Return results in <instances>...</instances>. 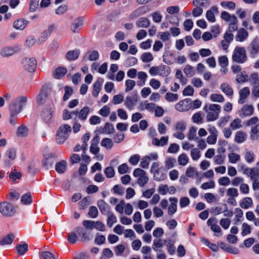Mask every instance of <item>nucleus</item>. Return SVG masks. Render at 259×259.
Listing matches in <instances>:
<instances>
[{"mask_svg":"<svg viewBox=\"0 0 259 259\" xmlns=\"http://www.w3.org/2000/svg\"><path fill=\"white\" fill-rule=\"evenodd\" d=\"M27 101L26 96H21L17 98L9 106L10 114L13 115H18L22 110V107L25 105Z\"/></svg>","mask_w":259,"mask_h":259,"instance_id":"nucleus-1","label":"nucleus"},{"mask_svg":"<svg viewBox=\"0 0 259 259\" xmlns=\"http://www.w3.org/2000/svg\"><path fill=\"white\" fill-rule=\"evenodd\" d=\"M232 60L233 62L239 64H243L246 62L247 56L244 48L236 47L233 52Z\"/></svg>","mask_w":259,"mask_h":259,"instance_id":"nucleus-2","label":"nucleus"},{"mask_svg":"<svg viewBox=\"0 0 259 259\" xmlns=\"http://www.w3.org/2000/svg\"><path fill=\"white\" fill-rule=\"evenodd\" d=\"M221 106L218 104H212L210 105L208 110H207V106H205L203 110L207 113L206 115L207 121H212L217 119L221 112Z\"/></svg>","mask_w":259,"mask_h":259,"instance_id":"nucleus-3","label":"nucleus"},{"mask_svg":"<svg viewBox=\"0 0 259 259\" xmlns=\"http://www.w3.org/2000/svg\"><path fill=\"white\" fill-rule=\"evenodd\" d=\"M150 171L153 173L154 179L156 181H162L166 178V174L164 168L159 167V164L157 162L152 163Z\"/></svg>","mask_w":259,"mask_h":259,"instance_id":"nucleus-4","label":"nucleus"},{"mask_svg":"<svg viewBox=\"0 0 259 259\" xmlns=\"http://www.w3.org/2000/svg\"><path fill=\"white\" fill-rule=\"evenodd\" d=\"M71 132V127L68 124H64L60 126L56 134V141L59 144L63 143Z\"/></svg>","mask_w":259,"mask_h":259,"instance_id":"nucleus-5","label":"nucleus"},{"mask_svg":"<svg viewBox=\"0 0 259 259\" xmlns=\"http://www.w3.org/2000/svg\"><path fill=\"white\" fill-rule=\"evenodd\" d=\"M0 212L5 216L11 217L15 213V208L14 205L7 201L0 203Z\"/></svg>","mask_w":259,"mask_h":259,"instance_id":"nucleus-6","label":"nucleus"},{"mask_svg":"<svg viewBox=\"0 0 259 259\" xmlns=\"http://www.w3.org/2000/svg\"><path fill=\"white\" fill-rule=\"evenodd\" d=\"M22 63L24 69L29 72H34L36 68V61L34 58H26Z\"/></svg>","mask_w":259,"mask_h":259,"instance_id":"nucleus-7","label":"nucleus"},{"mask_svg":"<svg viewBox=\"0 0 259 259\" xmlns=\"http://www.w3.org/2000/svg\"><path fill=\"white\" fill-rule=\"evenodd\" d=\"M247 51L250 56L254 58L259 53V40L254 38L247 47Z\"/></svg>","mask_w":259,"mask_h":259,"instance_id":"nucleus-8","label":"nucleus"},{"mask_svg":"<svg viewBox=\"0 0 259 259\" xmlns=\"http://www.w3.org/2000/svg\"><path fill=\"white\" fill-rule=\"evenodd\" d=\"M254 107L252 105H244L238 111V114L241 117L250 116L253 114Z\"/></svg>","mask_w":259,"mask_h":259,"instance_id":"nucleus-9","label":"nucleus"},{"mask_svg":"<svg viewBox=\"0 0 259 259\" xmlns=\"http://www.w3.org/2000/svg\"><path fill=\"white\" fill-rule=\"evenodd\" d=\"M75 231L78 235L80 241L86 242L91 239L90 233L85 231L83 228L76 227Z\"/></svg>","mask_w":259,"mask_h":259,"instance_id":"nucleus-10","label":"nucleus"},{"mask_svg":"<svg viewBox=\"0 0 259 259\" xmlns=\"http://www.w3.org/2000/svg\"><path fill=\"white\" fill-rule=\"evenodd\" d=\"M190 101V99H186L180 101L175 105V109L180 112H184L188 110L189 108V102Z\"/></svg>","mask_w":259,"mask_h":259,"instance_id":"nucleus-11","label":"nucleus"},{"mask_svg":"<svg viewBox=\"0 0 259 259\" xmlns=\"http://www.w3.org/2000/svg\"><path fill=\"white\" fill-rule=\"evenodd\" d=\"M137 102L138 98L137 96H128L124 100V105L128 110H132L133 109Z\"/></svg>","mask_w":259,"mask_h":259,"instance_id":"nucleus-12","label":"nucleus"},{"mask_svg":"<svg viewBox=\"0 0 259 259\" xmlns=\"http://www.w3.org/2000/svg\"><path fill=\"white\" fill-rule=\"evenodd\" d=\"M51 92L50 88L43 87L40 94L37 97V102L39 104H43L48 97L49 94Z\"/></svg>","mask_w":259,"mask_h":259,"instance_id":"nucleus-13","label":"nucleus"},{"mask_svg":"<svg viewBox=\"0 0 259 259\" xmlns=\"http://www.w3.org/2000/svg\"><path fill=\"white\" fill-rule=\"evenodd\" d=\"M55 28V25L54 24L49 25L48 28L41 33L40 36L38 39L39 41L41 42L46 41L48 36H50L51 33L54 30Z\"/></svg>","mask_w":259,"mask_h":259,"instance_id":"nucleus-14","label":"nucleus"},{"mask_svg":"<svg viewBox=\"0 0 259 259\" xmlns=\"http://www.w3.org/2000/svg\"><path fill=\"white\" fill-rule=\"evenodd\" d=\"M239 99L238 100V103L243 104L245 103L246 98L250 94V90L248 87H244L240 90L239 92Z\"/></svg>","mask_w":259,"mask_h":259,"instance_id":"nucleus-15","label":"nucleus"},{"mask_svg":"<svg viewBox=\"0 0 259 259\" xmlns=\"http://www.w3.org/2000/svg\"><path fill=\"white\" fill-rule=\"evenodd\" d=\"M114 131L113 125L110 122H106L103 127H100L98 132L99 134H111Z\"/></svg>","mask_w":259,"mask_h":259,"instance_id":"nucleus-16","label":"nucleus"},{"mask_svg":"<svg viewBox=\"0 0 259 259\" xmlns=\"http://www.w3.org/2000/svg\"><path fill=\"white\" fill-rule=\"evenodd\" d=\"M75 111L76 112L75 116H78V118L79 119L84 121L87 119L88 117V115L90 112V109L89 107L85 106L81 109L79 111L77 110Z\"/></svg>","mask_w":259,"mask_h":259,"instance_id":"nucleus-17","label":"nucleus"},{"mask_svg":"<svg viewBox=\"0 0 259 259\" xmlns=\"http://www.w3.org/2000/svg\"><path fill=\"white\" fill-rule=\"evenodd\" d=\"M207 224L208 226L210 227V229L213 232L221 233V229L217 224V220L215 218H209L207 221Z\"/></svg>","mask_w":259,"mask_h":259,"instance_id":"nucleus-18","label":"nucleus"},{"mask_svg":"<svg viewBox=\"0 0 259 259\" xmlns=\"http://www.w3.org/2000/svg\"><path fill=\"white\" fill-rule=\"evenodd\" d=\"M219 12L218 9L215 6L212 7L210 10H208L206 13V17L207 19L210 22H214L215 18L214 14H218Z\"/></svg>","mask_w":259,"mask_h":259,"instance_id":"nucleus-19","label":"nucleus"},{"mask_svg":"<svg viewBox=\"0 0 259 259\" xmlns=\"http://www.w3.org/2000/svg\"><path fill=\"white\" fill-rule=\"evenodd\" d=\"M149 11V9L146 7L143 6L141 7L134 11L130 15V19H134L136 17H138L141 15H144L147 13Z\"/></svg>","mask_w":259,"mask_h":259,"instance_id":"nucleus-20","label":"nucleus"},{"mask_svg":"<svg viewBox=\"0 0 259 259\" xmlns=\"http://www.w3.org/2000/svg\"><path fill=\"white\" fill-rule=\"evenodd\" d=\"M99 54L96 50L89 51L83 58L82 60L85 61L87 58L91 61H96L99 59Z\"/></svg>","mask_w":259,"mask_h":259,"instance_id":"nucleus-21","label":"nucleus"},{"mask_svg":"<svg viewBox=\"0 0 259 259\" xmlns=\"http://www.w3.org/2000/svg\"><path fill=\"white\" fill-rule=\"evenodd\" d=\"M97 205L102 214L105 215L111 212L109 206L104 200H99L97 202Z\"/></svg>","mask_w":259,"mask_h":259,"instance_id":"nucleus-22","label":"nucleus"},{"mask_svg":"<svg viewBox=\"0 0 259 259\" xmlns=\"http://www.w3.org/2000/svg\"><path fill=\"white\" fill-rule=\"evenodd\" d=\"M221 91L227 96L232 97L234 91L231 86L228 83H223L220 86Z\"/></svg>","mask_w":259,"mask_h":259,"instance_id":"nucleus-23","label":"nucleus"},{"mask_svg":"<svg viewBox=\"0 0 259 259\" xmlns=\"http://www.w3.org/2000/svg\"><path fill=\"white\" fill-rule=\"evenodd\" d=\"M169 200L171 203L168 208V214L171 215L177 211L178 199L175 197H170Z\"/></svg>","mask_w":259,"mask_h":259,"instance_id":"nucleus-24","label":"nucleus"},{"mask_svg":"<svg viewBox=\"0 0 259 259\" xmlns=\"http://www.w3.org/2000/svg\"><path fill=\"white\" fill-rule=\"evenodd\" d=\"M83 18L82 17H79L74 19L71 25V29L74 32H77L78 28L80 27L83 25Z\"/></svg>","mask_w":259,"mask_h":259,"instance_id":"nucleus-25","label":"nucleus"},{"mask_svg":"<svg viewBox=\"0 0 259 259\" xmlns=\"http://www.w3.org/2000/svg\"><path fill=\"white\" fill-rule=\"evenodd\" d=\"M80 52V50L78 49L69 51L66 54V58L70 61L75 60L78 58Z\"/></svg>","mask_w":259,"mask_h":259,"instance_id":"nucleus-26","label":"nucleus"},{"mask_svg":"<svg viewBox=\"0 0 259 259\" xmlns=\"http://www.w3.org/2000/svg\"><path fill=\"white\" fill-rule=\"evenodd\" d=\"M103 82V80L102 79L99 78L94 84L92 91V95L94 97H98L101 90V88Z\"/></svg>","mask_w":259,"mask_h":259,"instance_id":"nucleus-27","label":"nucleus"},{"mask_svg":"<svg viewBox=\"0 0 259 259\" xmlns=\"http://www.w3.org/2000/svg\"><path fill=\"white\" fill-rule=\"evenodd\" d=\"M67 73V69L63 67H59L54 71L53 76L56 79H60Z\"/></svg>","mask_w":259,"mask_h":259,"instance_id":"nucleus-28","label":"nucleus"},{"mask_svg":"<svg viewBox=\"0 0 259 259\" xmlns=\"http://www.w3.org/2000/svg\"><path fill=\"white\" fill-rule=\"evenodd\" d=\"M16 249L19 255H23L28 251V246L26 243L21 242L16 246Z\"/></svg>","mask_w":259,"mask_h":259,"instance_id":"nucleus-29","label":"nucleus"},{"mask_svg":"<svg viewBox=\"0 0 259 259\" xmlns=\"http://www.w3.org/2000/svg\"><path fill=\"white\" fill-rule=\"evenodd\" d=\"M136 24L138 27L147 28L150 25V21L147 18L141 17L137 20Z\"/></svg>","mask_w":259,"mask_h":259,"instance_id":"nucleus-30","label":"nucleus"},{"mask_svg":"<svg viewBox=\"0 0 259 259\" xmlns=\"http://www.w3.org/2000/svg\"><path fill=\"white\" fill-rule=\"evenodd\" d=\"M248 36V34L247 31L244 29L242 28L238 30L235 38L236 41L242 42L245 40L247 38Z\"/></svg>","mask_w":259,"mask_h":259,"instance_id":"nucleus-31","label":"nucleus"},{"mask_svg":"<svg viewBox=\"0 0 259 259\" xmlns=\"http://www.w3.org/2000/svg\"><path fill=\"white\" fill-rule=\"evenodd\" d=\"M247 134L243 131H239L236 132L235 141L237 143H242L246 141Z\"/></svg>","mask_w":259,"mask_h":259,"instance_id":"nucleus-32","label":"nucleus"},{"mask_svg":"<svg viewBox=\"0 0 259 259\" xmlns=\"http://www.w3.org/2000/svg\"><path fill=\"white\" fill-rule=\"evenodd\" d=\"M55 161V157L51 154L45 157L42 162L43 166L47 169L50 168L53 164Z\"/></svg>","mask_w":259,"mask_h":259,"instance_id":"nucleus-33","label":"nucleus"},{"mask_svg":"<svg viewBox=\"0 0 259 259\" xmlns=\"http://www.w3.org/2000/svg\"><path fill=\"white\" fill-rule=\"evenodd\" d=\"M253 205V201L250 197H245L240 202V206L243 209H248Z\"/></svg>","mask_w":259,"mask_h":259,"instance_id":"nucleus-34","label":"nucleus"},{"mask_svg":"<svg viewBox=\"0 0 259 259\" xmlns=\"http://www.w3.org/2000/svg\"><path fill=\"white\" fill-rule=\"evenodd\" d=\"M67 167V162L65 160H62L56 164L55 169L58 173H64Z\"/></svg>","mask_w":259,"mask_h":259,"instance_id":"nucleus-35","label":"nucleus"},{"mask_svg":"<svg viewBox=\"0 0 259 259\" xmlns=\"http://www.w3.org/2000/svg\"><path fill=\"white\" fill-rule=\"evenodd\" d=\"M27 24V21L23 19H20L15 21L13 23V26L17 29L23 30Z\"/></svg>","mask_w":259,"mask_h":259,"instance_id":"nucleus-36","label":"nucleus"},{"mask_svg":"<svg viewBox=\"0 0 259 259\" xmlns=\"http://www.w3.org/2000/svg\"><path fill=\"white\" fill-rule=\"evenodd\" d=\"M137 76L138 78L140 79V80L137 81V84L139 86L144 85L148 77L147 73L143 71H140L138 72Z\"/></svg>","mask_w":259,"mask_h":259,"instance_id":"nucleus-37","label":"nucleus"},{"mask_svg":"<svg viewBox=\"0 0 259 259\" xmlns=\"http://www.w3.org/2000/svg\"><path fill=\"white\" fill-rule=\"evenodd\" d=\"M52 112V107H50L49 109H46L42 111L41 117L45 122H48L51 119Z\"/></svg>","mask_w":259,"mask_h":259,"instance_id":"nucleus-38","label":"nucleus"},{"mask_svg":"<svg viewBox=\"0 0 259 259\" xmlns=\"http://www.w3.org/2000/svg\"><path fill=\"white\" fill-rule=\"evenodd\" d=\"M15 239V236L13 234H9L0 240V244L2 245L11 244Z\"/></svg>","mask_w":259,"mask_h":259,"instance_id":"nucleus-39","label":"nucleus"},{"mask_svg":"<svg viewBox=\"0 0 259 259\" xmlns=\"http://www.w3.org/2000/svg\"><path fill=\"white\" fill-rule=\"evenodd\" d=\"M15 53L14 50L11 47L4 48L0 52V54L3 57H8Z\"/></svg>","mask_w":259,"mask_h":259,"instance_id":"nucleus-40","label":"nucleus"},{"mask_svg":"<svg viewBox=\"0 0 259 259\" xmlns=\"http://www.w3.org/2000/svg\"><path fill=\"white\" fill-rule=\"evenodd\" d=\"M29 130L27 126L24 125H21L18 128L17 135L18 136L25 137L28 134Z\"/></svg>","mask_w":259,"mask_h":259,"instance_id":"nucleus-41","label":"nucleus"},{"mask_svg":"<svg viewBox=\"0 0 259 259\" xmlns=\"http://www.w3.org/2000/svg\"><path fill=\"white\" fill-rule=\"evenodd\" d=\"M176 162V160L175 158L170 157H167L164 163L165 168L166 169L172 168L174 166Z\"/></svg>","mask_w":259,"mask_h":259,"instance_id":"nucleus-42","label":"nucleus"},{"mask_svg":"<svg viewBox=\"0 0 259 259\" xmlns=\"http://www.w3.org/2000/svg\"><path fill=\"white\" fill-rule=\"evenodd\" d=\"M158 67V75L167 76L170 73V68L166 65H160Z\"/></svg>","mask_w":259,"mask_h":259,"instance_id":"nucleus-43","label":"nucleus"},{"mask_svg":"<svg viewBox=\"0 0 259 259\" xmlns=\"http://www.w3.org/2000/svg\"><path fill=\"white\" fill-rule=\"evenodd\" d=\"M113 256L112 250L109 248L103 249L100 259H109Z\"/></svg>","mask_w":259,"mask_h":259,"instance_id":"nucleus-44","label":"nucleus"},{"mask_svg":"<svg viewBox=\"0 0 259 259\" xmlns=\"http://www.w3.org/2000/svg\"><path fill=\"white\" fill-rule=\"evenodd\" d=\"M229 161L231 163H236L240 160L241 157L237 153L232 152L228 155Z\"/></svg>","mask_w":259,"mask_h":259,"instance_id":"nucleus-45","label":"nucleus"},{"mask_svg":"<svg viewBox=\"0 0 259 259\" xmlns=\"http://www.w3.org/2000/svg\"><path fill=\"white\" fill-rule=\"evenodd\" d=\"M221 17L226 21H232L236 20L237 17L235 15H231L228 12L223 11L221 13Z\"/></svg>","mask_w":259,"mask_h":259,"instance_id":"nucleus-46","label":"nucleus"},{"mask_svg":"<svg viewBox=\"0 0 259 259\" xmlns=\"http://www.w3.org/2000/svg\"><path fill=\"white\" fill-rule=\"evenodd\" d=\"M236 80L238 83H244L248 81V76L245 71L241 72L237 75Z\"/></svg>","mask_w":259,"mask_h":259,"instance_id":"nucleus-47","label":"nucleus"},{"mask_svg":"<svg viewBox=\"0 0 259 259\" xmlns=\"http://www.w3.org/2000/svg\"><path fill=\"white\" fill-rule=\"evenodd\" d=\"M184 72L188 77L193 76L195 73L194 68L190 65H187L185 67Z\"/></svg>","mask_w":259,"mask_h":259,"instance_id":"nucleus-48","label":"nucleus"},{"mask_svg":"<svg viewBox=\"0 0 259 259\" xmlns=\"http://www.w3.org/2000/svg\"><path fill=\"white\" fill-rule=\"evenodd\" d=\"M101 145L107 149H110L112 147L113 143L111 139L105 138L102 140Z\"/></svg>","mask_w":259,"mask_h":259,"instance_id":"nucleus-49","label":"nucleus"},{"mask_svg":"<svg viewBox=\"0 0 259 259\" xmlns=\"http://www.w3.org/2000/svg\"><path fill=\"white\" fill-rule=\"evenodd\" d=\"M193 4L195 6H201L207 8L210 5V2L208 0H193Z\"/></svg>","mask_w":259,"mask_h":259,"instance_id":"nucleus-50","label":"nucleus"},{"mask_svg":"<svg viewBox=\"0 0 259 259\" xmlns=\"http://www.w3.org/2000/svg\"><path fill=\"white\" fill-rule=\"evenodd\" d=\"M247 177L252 181L259 179V170L257 168H251Z\"/></svg>","mask_w":259,"mask_h":259,"instance_id":"nucleus-51","label":"nucleus"},{"mask_svg":"<svg viewBox=\"0 0 259 259\" xmlns=\"http://www.w3.org/2000/svg\"><path fill=\"white\" fill-rule=\"evenodd\" d=\"M243 211L239 208H236L235 209V219L234 220L235 225H237L238 223L241 221L240 218L243 216Z\"/></svg>","mask_w":259,"mask_h":259,"instance_id":"nucleus-52","label":"nucleus"},{"mask_svg":"<svg viewBox=\"0 0 259 259\" xmlns=\"http://www.w3.org/2000/svg\"><path fill=\"white\" fill-rule=\"evenodd\" d=\"M178 161L180 165L184 166L188 163L189 158L186 154L183 153L178 157Z\"/></svg>","mask_w":259,"mask_h":259,"instance_id":"nucleus-53","label":"nucleus"},{"mask_svg":"<svg viewBox=\"0 0 259 259\" xmlns=\"http://www.w3.org/2000/svg\"><path fill=\"white\" fill-rule=\"evenodd\" d=\"M106 241L105 236L103 235L97 233L96 235V237L94 242L97 245H102L105 243Z\"/></svg>","mask_w":259,"mask_h":259,"instance_id":"nucleus-54","label":"nucleus"},{"mask_svg":"<svg viewBox=\"0 0 259 259\" xmlns=\"http://www.w3.org/2000/svg\"><path fill=\"white\" fill-rule=\"evenodd\" d=\"M248 80L253 85L259 84V77L257 73H253L248 78Z\"/></svg>","mask_w":259,"mask_h":259,"instance_id":"nucleus-55","label":"nucleus"},{"mask_svg":"<svg viewBox=\"0 0 259 259\" xmlns=\"http://www.w3.org/2000/svg\"><path fill=\"white\" fill-rule=\"evenodd\" d=\"M241 120L238 118H235L234 119L230 124V126L231 128L233 130H235L237 129H238L241 127Z\"/></svg>","mask_w":259,"mask_h":259,"instance_id":"nucleus-56","label":"nucleus"},{"mask_svg":"<svg viewBox=\"0 0 259 259\" xmlns=\"http://www.w3.org/2000/svg\"><path fill=\"white\" fill-rule=\"evenodd\" d=\"M196 132L197 128L196 127L192 126L190 128L187 135V137L189 140H193L195 139H198V138L196 137Z\"/></svg>","mask_w":259,"mask_h":259,"instance_id":"nucleus-57","label":"nucleus"},{"mask_svg":"<svg viewBox=\"0 0 259 259\" xmlns=\"http://www.w3.org/2000/svg\"><path fill=\"white\" fill-rule=\"evenodd\" d=\"M210 100L213 102L222 103L225 101V98L223 95L218 94H211L210 97Z\"/></svg>","mask_w":259,"mask_h":259,"instance_id":"nucleus-58","label":"nucleus"},{"mask_svg":"<svg viewBox=\"0 0 259 259\" xmlns=\"http://www.w3.org/2000/svg\"><path fill=\"white\" fill-rule=\"evenodd\" d=\"M226 195L228 197H237L239 193L237 189L235 188H230L227 190Z\"/></svg>","mask_w":259,"mask_h":259,"instance_id":"nucleus-59","label":"nucleus"},{"mask_svg":"<svg viewBox=\"0 0 259 259\" xmlns=\"http://www.w3.org/2000/svg\"><path fill=\"white\" fill-rule=\"evenodd\" d=\"M178 94L168 92L166 94L165 99L168 102H175L178 100Z\"/></svg>","mask_w":259,"mask_h":259,"instance_id":"nucleus-60","label":"nucleus"},{"mask_svg":"<svg viewBox=\"0 0 259 259\" xmlns=\"http://www.w3.org/2000/svg\"><path fill=\"white\" fill-rule=\"evenodd\" d=\"M107 214L108 215L107 218V225L109 227H111L113 224L117 222V219L111 211L108 213Z\"/></svg>","mask_w":259,"mask_h":259,"instance_id":"nucleus-61","label":"nucleus"},{"mask_svg":"<svg viewBox=\"0 0 259 259\" xmlns=\"http://www.w3.org/2000/svg\"><path fill=\"white\" fill-rule=\"evenodd\" d=\"M146 175V172L140 168H136L133 171V176L136 178H141Z\"/></svg>","mask_w":259,"mask_h":259,"instance_id":"nucleus-62","label":"nucleus"},{"mask_svg":"<svg viewBox=\"0 0 259 259\" xmlns=\"http://www.w3.org/2000/svg\"><path fill=\"white\" fill-rule=\"evenodd\" d=\"M21 202L24 204H29L32 202V198L30 193L24 194L21 197Z\"/></svg>","mask_w":259,"mask_h":259,"instance_id":"nucleus-63","label":"nucleus"},{"mask_svg":"<svg viewBox=\"0 0 259 259\" xmlns=\"http://www.w3.org/2000/svg\"><path fill=\"white\" fill-rule=\"evenodd\" d=\"M40 259H55L54 255L50 251H42L40 253Z\"/></svg>","mask_w":259,"mask_h":259,"instance_id":"nucleus-64","label":"nucleus"}]
</instances>
